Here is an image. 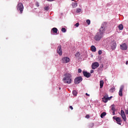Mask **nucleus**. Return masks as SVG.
<instances>
[{
  "mask_svg": "<svg viewBox=\"0 0 128 128\" xmlns=\"http://www.w3.org/2000/svg\"><path fill=\"white\" fill-rule=\"evenodd\" d=\"M106 22H103L100 28L99 29V32H98L94 37V40L96 42H98L100 40H102V38H104V34L106 32Z\"/></svg>",
  "mask_w": 128,
  "mask_h": 128,
  "instance_id": "nucleus-1",
  "label": "nucleus"
},
{
  "mask_svg": "<svg viewBox=\"0 0 128 128\" xmlns=\"http://www.w3.org/2000/svg\"><path fill=\"white\" fill-rule=\"evenodd\" d=\"M64 76L62 80L64 84H72V73H66Z\"/></svg>",
  "mask_w": 128,
  "mask_h": 128,
  "instance_id": "nucleus-2",
  "label": "nucleus"
},
{
  "mask_svg": "<svg viewBox=\"0 0 128 128\" xmlns=\"http://www.w3.org/2000/svg\"><path fill=\"white\" fill-rule=\"evenodd\" d=\"M18 10H20V14L24 11V5L22 3H18L17 6Z\"/></svg>",
  "mask_w": 128,
  "mask_h": 128,
  "instance_id": "nucleus-3",
  "label": "nucleus"
},
{
  "mask_svg": "<svg viewBox=\"0 0 128 128\" xmlns=\"http://www.w3.org/2000/svg\"><path fill=\"white\" fill-rule=\"evenodd\" d=\"M70 60V58L66 56L63 57L61 60V62L63 64H68Z\"/></svg>",
  "mask_w": 128,
  "mask_h": 128,
  "instance_id": "nucleus-4",
  "label": "nucleus"
},
{
  "mask_svg": "<svg viewBox=\"0 0 128 128\" xmlns=\"http://www.w3.org/2000/svg\"><path fill=\"white\" fill-rule=\"evenodd\" d=\"M120 48L122 50H128V46L126 43H123L120 46Z\"/></svg>",
  "mask_w": 128,
  "mask_h": 128,
  "instance_id": "nucleus-5",
  "label": "nucleus"
},
{
  "mask_svg": "<svg viewBox=\"0 0 128 128\" xmlns=\"http://www.w3.org/2000/svg\"><path fill=\"white\" fill-rule=\"evenodd\" d=\"M98 66H100V64H98V62H94L92 64V70H96V68H97Z\"/></svg>",
  "mask_w": 128,
  "mask_h": 128,
  "instance_id": "nucleus-6",
  "label": "nucleus"
},
{
  "mask_svg": "<svg viewBox=\"0 0 128 128\" xmlns=\"http://www.w3.org/2000/svg\"><path fill=\"white\" fill-rule=\"evenodd\" d=\"M82 80V77H78L74 79V84H78Z\"/></svg>",
  "mask_w": 128,
  "mask_h": 128,
  "instance_id": "nucleus-7",
  "label": "nucleus"
},
{
  "mask_svg": "<svg viewBox=\"0 0 128 128\" xmlns=\"http://www.w3.org/2000/svg\"><path fill=\"white\" fill-rule=\"evenodd\" d=\"M120 116L123 119V120L126 122V114H124V111L123 110H121L120 111Z\"/></svg>",
  "mask_w": 128,
  "mask_h": 128,
  "instance_id": "nucleus-8",
  "label": "nucleus"
},
{
  "mask_svg": "<svg viewBox=\"0 0 128 128\" xmlns=\"http://www.w3.org/2000/svg\"><path fill=\"white\" fill-rule=\"evenodd\" d=\"M110 46L111 50H114L116 48V43L115 42H112L110 43Z\"/></svg>",
  "mask_w": 128,
  "mask_h": 128,
  "instance_id": "nucleus-9",
  "label": "nucleus"
},
{
  "mask_svg": "<svg viewBox=\"0 0 128 128\" xmlns=\"http://www.w3.org/2000/svg\"><path fill=\"white\" fill-rule=\"evenodd\" d=\"M124 88V85H122L120 86L119 92H118V95L120 96H122V90Z\"/></svg>",
  "mask_w": 128,
  "mask_h": 128,
  "instance_id": "nucleus-10",
  "label": "nucleus"
},
{
  "mask_svg": "<svg viewBox=\"0 0 128 128\" xmlns=\"http://www.w3.org/2000/svg\"><path fill=\"white\" fill-rule=\"evenodd\" d=\"M114 120H116V122H117V124H120V126L122 124L121 122H122V120L120 118V117H117V118H115L114 116L113 117Z\"/></svg>",
  "mask_w": 128,
  "mask_h": 128,
  "instance_id": "nucleus-11",
  "label": "nucleus"
},
{
  "mask_svg": "<svg viewBox=\"0 0 128 128\" xmlns=\"http://www.w3.org/2000/svg\"><path fill=\"white\" fill-rule=\"evenodd\" d=\"M57 52L59 56H62V46H58L57 48Z\"/></svg>",
  "mask_w": 128,
  "mask_h": 128,
  "instance_id": "nucleus-12",
  "label": "nucleus"
},
{
  "mask_svg": "<svg viewBox=\"0 0 128 128\" xmlns=\"http://www.w3.org/2000/svg\"><path fill=\"white\" fill-rule=\"evenodd\" d=\"M83 74L84 76H85L86 78H90L91 76V74H90V72H83Z\"/></svg>",
  "mask_w": 128,
  "mask_h": 128,
  "instance_id": "nucleus-13",
  "label": "nucleus"
},
{
  "mask_svg": "<svg viewBox=\"0 0 128 128\" xmlns=\"http://www.w3.org/2000/svg\"><path fill=\"white\" fill-rule=\"evenodd\" d=\"M75 56L76 58L80 60V52H76V53L75 54Z\"/></svg>",
  "mask_w": 128,
  "mask_h": 128,
  "instance_id": "nucleus-14",
  "label": "nucleus"
},
{
  "mask_svg": "<svg viewBox=\"0 0 128 128\" xmlns=\"http://www.w3.org/2000/svg\"><path fill=\"white\" fill-rule=\"evenodd\" d=\"M52 32L54 34H58V28H52L51 32Z\"/></svg>",
  "mask_w": 128,
  "mask_h": 128,
  "instance_id": "nucleus-15",
  "label": "nucleus"
},
{
  "mask_svg": "<svg viewBox=\"0 0 128 128\" xmlns=\"http://www.w3.org/2000/svg\"><path fill=\"white\" fill-rule=\"evenodd\" d=\"M91 50H92V52H96V46H91Z\"/></svg>",
  "mask_w": 128,
  "mask_h": 128,
  "instance_id": "nucleus-16",
  "label": "nucleus"
},
{
  "mask_svg": "<svg viewBox=\"0 0 128 128\" xmlns=\"http://www.w3.org/2000/svg\"><path fill=\"white\" fill-rule=\"evenodd\" d=\"M118 28L120 30H124V26L122 24H120L118 26Z\"/></svg>",
  "mask_w": 128,
  "mask_h": 128,
  "instance_id": "nucleus-17",
  "label": "nucleus"
},
{
  "mask_svg": "<svg viewBox=\"0 0 128 128\" xmlns=\"http://www.w3.org/2000/svg\"><path fill=\"white\" fill-rule=\"evenodd\" d=\"M104 80H100V88H102V86H104Z\"/></svg>",
  "mask_w": 128,
  "mask_h": 128,
  "instance_id": "nucleus-18",
  "label": "nucleus"
},
{
  "mask_svg": "<svg viewBox=\"0 0 128 128\" xmlns=\"http://www.w3.org/2000/svg\"><path fill=\"white\" fill-rule=\"evenodd\" d=\"M106 112H103L102 114H100V118H103L104 116H106Z\"/></svg>",
  "mask_w": 128,
  "mask_h": 128,
  "instance_id": "nucleus-19",
  "label": "nucleus"
},
{
  "mask_svg": "<svg viewBox=\"0 0 128 128\" xmlns=\"http://www.w3.org/2000/svg\"><path fill=\"white\" fill-rule=\"evenodd\" d=\"M72 8H76V6H78V3L72 2Z\"/></svg>",
  "mask_w": 128,
  "mask_h": 128,
  "instance_id": "nucleus-20",
  "label": "nucleus"
},
{
  "mask_svg": "<svg viewBox=\"0 0 128 128\" xmlns=\"http://www.w3.org/2000/svg\"><path fill=\"white\" fill-rule=\"evenodd\" d=\"M116 90V88L112 87L110 90V92H114Z\"/></svg>",
  "mask_w": 128,
  "mask_h": 128,
  "instance_id": "nucleus-21",
  "label": "nucleus"
},
{
  "mask_svg": "<svg viewBox=\"0 0 128 128\" xmlns=\"http://www.w3.org/2000/svg\"><path fill=\"white\" fill-rule=\"evenodd\" d=\"M102 101L104 102H108V98H102Z\"/></svg>",
  "mask_w": 128,
  "mask_h": 128,
  "instance_id": "nucleus-22",
  "label": "nucleus"
},
{
  "mask_svg": "<svg viewBox=\"0 0 128 128\" xmlns=\"http://www.w3.org/2000/svg\"><path fill=\"white\" fill-rule=\"evenodd\" d=\"M76 12H77L78 14L80 12H82V9H80V8H77L76 9Z\"/></svg>",
  "mask_w": 128,
  "mask_h": 128,
  "instance_id": "nucleus-23",
  "label": "nucleus"
},
{
  "mask_svg": "<svg viewBox=\"0 0 128 128\" xmlns=\"http://www.w3.org/2000/svg\"><path fill=\"white\" fill-rule=\"evenodd\" d=\"M62 32H66V30L64 28H62L61 30Z\"/></svg>",
  "mask_w": 128,
  "mask_h": 128,
  "instance_id": "nucleus-24",
  "label": "nucleus"
},
{
  "mask_svg": "<svg viewBox=\"0 0 128 128\" xmlns=\"http://www.w3.org/2000/svg\"><path fill=\"white\" fill-rule=\"evenodd\" d=\"M86 22L88 24V26H90V20H87Z\"/></svg>",
  "mask_w": 128,
  "mask_h": 128,
  "instance_id": "nucleus-25",
  "label": "nucleus"
},
{
  "mask_svg": "<svg viewBox=\"0 0 128 128\" xmlns=\"http://www.w3.org/2000/svg\"><path fill=\"white\" fill-rule=\"evenodd\" d=\"M77 94H78V93L76 92V90L72 91V94L74 96H76Z\"/></svg>",
  "mask_w": 128,
  "mask_h": 128,
  "instance_id": "nucleus-26",
  "label": "nucleus"
},
{
  "mask_svg": "<svg viewBox=\"0 0 128 128\" xmlns=\"http://www.w3.org/2000/svg\"><path fill=\"white\" fill-rule=\"evenodd\" d=\"M35 6H37V8H38V6H40V3H38V2H36L35 3Z\"/></svg>",
  "mask_w": 128,
  "mask_h": 128,
  "instance_id": "nucleus-27",
  "label": "nucleus"
},
{
  "mask_svg": "<svg viewBox=\"0 0 128 128\" xmlns=\"http://www.w3.org/2000/svg\"><path fill=\"white\" fill-rule=\"evenodd\" d=\"M103 98H108V94H105V95L104 96Z\"/></svg>",
  "mask_w": 128,
  "mask_h": 128,
  "instance_id": "nucleus-28",
  "label": "nucleus"
},
{
  "mask_svg": "<svg viewBox=\"0 0 128 128\" xmlns=\"http://www.w3.org/2000/svg\"><path fill=\"white\" fill-rule=\"evenodd\" d=\"M112 112L116 111V108H114V106H112Z\"/></svg>",
  "mask_w": 128,
  "mask_h": 128,
  "instance_id": "nucleus-29",
  "label": "nucleus"
},
{
  "mask_svg": "<svg viewBox=\"0 0 128 128\" xmlns=\"http://www.w3.org/2000/svg\"><path fill=\"white\" fill-rule=\"evenodd\" d=\"M44 8L45 10H50V8L48 6H46Z\"/></svg>",
  "mask_w": 128,
  "mask_h": 128,
  "instance_id": "nucleus-30",
  "label": "nucleus"
},
{
  "mask_svg": "<svg viewBox=\"0 0 128 128\" xmlns=\"http://www.w3.org/2000/svg\"><path fill=\"white\" fill-rule=\"evenodd\" d=\"M98 54H102V52L101 50H99Z\"/></svg>",
  "mask_w": 128,
  "mask_h": 128,
  "instance_id": "nucleus-31",
  "label": "nucleus"
},
{
  "mask_svg": "<svg viewBox=\"0 0 128 128\" xmlns=\"http://www.w3.org/2000/svg\"><path fill=\"white\" fill-rule=\"evenodd\" d=\"M78 26H80V24H78V23H76L75 24V26H76V28H78Z\"/></svg>",
  "mask_w": 128,
  "mask_h": 128,
  "instance_id": "nucleus-32",
  "label": "nucleus"
},
{
  "mask_svg": "<svg viewBox=\"0 0 128 128\" xmlns=\"http://www.w3.org/2000/svg\"><path fill=\"white\" fill-rule=\"evenodd\" d=\"M78 72L79 74H80V72H82V70L80 68L78 69Z\"/></svg>",
  "mask_w": 128,
  "mask_h": 128,
  "instance_id": "nucleus-33",
  "label": "nucleus"
},
{
  "mask_svg": "<svg viewBox=\"0 0 128 128\" xmlns=\"http://www.w3.org/2000/svg\"><path fill=\"white\" fill-rule=\"evenodd\" d=\"M125 112L126 114H128V108L125 110Z\"/></svg>",
  "mask_w": 128,
  "mask_h": 128,
  "instance_id": "nucleus-34",
  "label": "nucleus"
},
{
  "mask_svg": "<svg viewBox=\"0 0 128 128\" xmlns=\"http://www.w3.org/2000/svg\"><path fill=\"white\" fill-rule=\"evenodd\" d=\"M86 118H90V115H88V114L86 115Z\"/></svg>",
  "mask_w": 128,
  "mask_h": 128,
  "instance_id": "nucleus-35",
  "label": "nucleus"
},
{
  "mask_svg": "<svg viewBox=\"0 0 128 128\" xmlns=\"http://www.w3.org/2000/svg\"><path fill=\"white\" fill-rule=\"evenodd\" d=\"M112 96H110V97H108V100H112Z\"/></svg>",
  "mask_w": 128,
  "mask_h": 128,
  "instance_id": "nucleus-36",
  "label": "nucleus"
},
{
  "mask_svg": "<svg viewBox=\"0 0 128 128\" xmlns=\"http://www.w3.org/2000/svg\"><path fill=\"white\" fill-rule=\"evenodd\" d=\"M70 110H74V108H72V106H70Z\"/></svg>",
  "mask_w": 128,
  "mask_h": 128,
  "instance_id": "nucleus-37",
  "label": "nucleus"
},
{
  "mask_svg": "<svg viewBox=\"0 0 128 128\" xmlns=\"http://www.w3.org/2000/svg\"><path fill=\"white\" fill-rule=\"evenodd\" d=\"M115 112H116V111H113V112H112V114H113V116H114V114H116Z\"/></svg>",
  "mask_w": 128,
  "mask_h": 128,
  "instance_id": "nucleus-38",
  "label": "nucleus"
},
{
  "mask_svg": "<svg viewBox=\"0 0 128 128\" xmlns=\"http://www.w3.org/2000/svg\"><path fill=\"white\" fill-rule=\"evenodd\" d=\"M94 72V70H90V74H93Z\"/></svg>",
  "mask_w": 128,
  "mask_h": 128,
  "instance_id": "nucleus-39",
  "label": "nucleus"
},
{
  "mask_svg": "<svg viewBox=\"0 0 128 128\" xmlns=\"http://www.w3.org/2000/svg\"><path fill=\"white\" fill-rule=\"evenodd\" d=\"M48 2H54V0H47Z\"/></svg>",
  "mask_w": 128,
  "mask_h": 128,
  "instance_id": "nucleus-40",
  "label": "nucleus"
},
{
  "mask_svg": "<svg viewBox=\"0 0 128 128\" xmlns=\"http://www.w3.org/2000/svg\"><path fill=\"white\" fill-rule=\"evenodd\" d=\"M86 96H90V94H88V93H86Z\"/></svg>",
  "mask_w": 128,
  "mask_h": 128,
  "instance_id": "nucleus-41",
  "label": "nucleus"
},
{
  "mask_svg": "<svg viewBox=\"0 0 128 128\" xmlns=\"http://www.w3.org/2000/svg\"><path fill=\"white\" fill-rule=\"evenodd\" d=\"M91 126H94V124H91Z\"/></svg>",
  "mask_w": 128,
  "mask_h": 128,
  "instance_id": "nucleus-42",
  "label": "nucleus"
},
{
  "mask_svg": "<svg viewBox=\"0 0 128 128\" xmlns=\"http://www.w3.org/2000/svg\"><path fill=\"white\" fill-rule=\"evenodd\" d=\"M72 2H74V0H71Z\"/></svg>",
  "mask_w": 128,
  "mask_h": 128,
  "instance_id": "nucleus-43",
  "label": "nucleus"
},
{
  "mask_svg": "<svg viewBox=\"0 0 128 128\" xmlns=\"http://www.w3.org/2000/svg\"><path fill=\"white\" fill-rule=\"evenodd\" d=\"M126 64H128V62H126Z\"/></svg>",
  "mask_w": 128,
  "mask_h": 128,
  "instance_id": "nucleus-44",
  "label": "nucleus"
},
{
  "mask_svg": "<svg viewBox=\"0 0 128 128\" xmlns=\"http://www.w3.org/2000/svg\"><path fill=\"white\" fill-rule=\"evenodd\" d=\"M59 90H60V88H59Z\"/></svg>",
  "mask_w": 128,
  "mask_h": 128,
  "instance_id": "nucleus-45",
  "label": "nucleus"
}]
</instances>
